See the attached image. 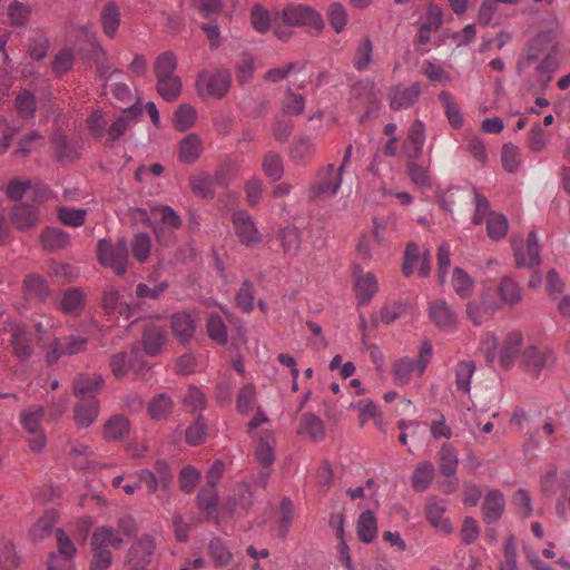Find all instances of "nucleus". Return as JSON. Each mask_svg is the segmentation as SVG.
I'll list each match as a JSON object with an SVG mask.
<instances>
[{
  "instance_id": "57",
  "label": "nucleus",
  "mask_w": 570,
  "mask_h": 570,
  "mask_svg": "<svg viewBox=\"0 0 570 570\" xmlns=\"http://www.w3.org/2000/svg\"><path fill=\"white\" fill-rule=\"evenodd\" d=\"M475 371L473 361H461L455 366L456 386L459 390L469 392L470 381Z\"/></svg>"
},
{
  "instance_id": "50",
  "label": "nucleus",
  "mask_w": 570,
  "mask_h": 570,
  "mask_svg": "<svg viewBox=\"0 0 570 570\" xmlns=\"http://www.w3.org/2000/svg\"><path fill=\"white\" fill-rule=\"evenodd\" d=\"M86 216L87 210L82 208H71L66 206L58 208V218L66 226L79 227L83 225Z\"/></svg>"
},
{
  "instance_id": "35",
  "label": "nucleus",
  "mask_w": 570,
  "mask_h": 570,
  "mask_svg": "<svg viewBox=\"0 0 570 570\" xmlns=\"http://www.w3.org/2000/svg\"><path fill=\"white\" fill-rule=\"evenodd\" d=\"M129 432V421L122 415L111 416L104 429V436L107 440H118Z\"/></svg>"
},
{
  "instance_id": "23",
  "label": "nucleus",
  "mask_w": 570,
  "mask_h": 570,
  "mask_svg": "<svg viewBox=\"0 0 570 570\" xmlns=\"http://www.w3.org/2000/svg\"><path fill=\"white\" fill-rule=\"evenodd\" d=\"M174 402L167 393L156 394L147 404V412L153 420H164L169 416Z\"/></svg>"
},
{
  "instance_id": "19",
  "label": "nucleus",
  "mask_w": 570,
  "mask_h": 570,
  "mask_svg": "<svg viewBox=\"0 0 570 570\" xmlns=\"http://www.w3.org/2000/svg\"><path fill=\"white\" fill-rule=\"evenodd\" d=\"M445 512V504L442 500H429L425 508L426 520L441 532L449 534L453 531V527L449 519H443L442 515Z\"/></svg>"
},
{
  "instance_id": "7",
  "label": "nucleus",
  "mask_w": 570,
  "mask_h": 570,
  "mask_svg": "<svg viewBox=\"0 0 570 570\" xmlns=\"http://www.w3.org/2000/svg\"><path fill=\"white\" fill-rule=\"evenodd\" d=\"M233 224L242 244L249 246L261 240L256 225L246 212H236L233 215Z\"/></svg>"
},
{
  "instance_id": "26",
  "label": "nucleus",
  "mask_w": 570,
  "mask_h": 570,
  "mask_svg": "<svg viewBox=\"0 0 570 570\" xmlns=\"http://www.w3.org/2000/svg\"><path fill=\"white\" fill-rule=\"evenodd\" d=\"M52 146L58 161H72L78 158L76 146L67 138V136L58 131L52 138Z\"/></svg>"
},
{
  "instance_id": "9",
  "label": "nucleus",
  "mask_w": 570,
  "mask_h": 570,
  "mask_svg": "<svg viewBox=\"0 0 570 570\" xmlns=\"http://www.w3.org/2000/svg\"><path fill=\"white\" fill-rule=\"evenodd\" d=\"M167 333L155 323H148L144 327L141 344L145 353L149 356H157L166 343Z\"/></svg>"
},
{
  "instance_id": "52",
  "label": "nucleus",
  "mask_w": 570,
  "mask_h": 570,
  "mask_svg": "<svg viewBox=\"0 0 570 570\" xmlns=\"http://www.w3.org/2000/svg\"><path fill=\"white\" fill-rule=\"evenodd\" d=\"M46 415V411L42 406H38L35 411H22L21 412V424L30 434H37L41 432V421Z\"/></svg>"
},
{
  "instance_id": "34",
  "label": "nucleus",
  "mask_w": 570,
  "mask_h": 570,
  "mask_svg": "<svg viewBox=\"0 0 570 570\" xmlns=\"http://www.w3.org/2000/svg\"><path fill=\"white\" fill-rule=\"evenodd\" d=\"M92 559L89 563V570H108L112 563V553L98 542H90Z\"/></svg>"
},
{
  "instance_id": "17",
  "label": "nucleus",
  "mask_w": 570,
  "mask_h": 570,
  "mask_svg": "<svg viewBox=\"0 0 570 570\" xmlns=\"http://www.w3.org/2000/svg\"><path fill=\"white\" fill-rule=\"evenodd\" d=\"M99 414V402L96 399L80 400L73 409L76 424L79 428L91 425Z\"/></svg>"
},
{
  "instance_id": "45",
  "label": "nucleus",
  "mask_w": 570,
  "mask_h": 570,
  "mask_svg": "<svg viewBox=\"0 0 570 570\" xmlns=\"http://www.w3.org/2000/svg\"><path fill=\"white\" fill-rule=\"evenodd\" d=\"M262 167L265 175L273 181H277L283 177V160L279 154L275 151H268L265 155Z\"/></svg>"
},
{
  "instance_id": "12",
  "label": "nucleus",
  "mask_w": 570,
  "mask_h": 570,
  "mask_svg": "<svg viewBox=\"0 0 570 570\" xmlns=\"http://www.w3.org/2000/svg\"><path fill=\"white\" fill-rule=\"evenodd\" d=\"M523 345V336L519 331L510 332L504 338L500 350V364L503 368L510 370Z\"/></svg>"
},
{
  "instance_id": "21",
  "label": "nucleus",
  "mask_w": 570,
  "mask_h": 570,
  "mask_svg": "<svg viewBox=\"0 0 570 570\" xmlns=\"http://www.w3.org/2000/svg\"><path fill=\"white\" fill-rule=\"evenodd\" d=\"M420 92L421 88L419 83H413L405 88H397L391 95L390 107L393 110L406 109L416 101Z\"/></svg>"
},
{
  "instance_id": "37",
  "label": "nucleus",
  "mask_w": 570,
  "mask_h": 570,
  "mask_svg": "<svg viewBox=\"0 0 570 570\" xmlns=\"http://www.w3.org/2000/svg\"><path fill=\"white\" fill-rule=\"evenodd\" d=\"M498 292L501 301L511 306L518 304L522 298L520 287L510 276H504L501 279Z\"/></svg>"
},
{
  "instance_id": "56",
  "label": "nucleus",
  "mask_w": 570,
  "mask_h": 570,
  "mask_svg": "<svg viewBox=\"0 0 570 570\" xmlns=\"http://www.w3.org/2000/svg\"><path fill=\"white\" fill-rule=\"evenodd\" d=\"M236 306L244 313H250L254 309V293L250 281L245 279L235 296Z\"/></svg>"
},
{
  "instance_id": "43",
  "label": "nucleus",
  "mask_w": 570,
  "mask_h": 570,
  "mask_svg": "<svg viewBox=\"0 0 570 570\" xmlns=\"http://www.w3.org/2000/svg\"><path fill=\"white\" fill-rule=\"evenodd\" d=\"M196 118V109L188 104H181L175 112L174 126L178 131H185L194 126Z\"/></svg>"
},
{
  "instance_id": "8",
  "label": "nucleus",
  "mask_w": 570,
  "mask_h": 570,
  "mask_svg": "<svg viewBox=\"0 0 570 570\" xmlns=\"http://www.w3.org/2000/svg\"><path fill=\"white\" fill-rule=\"evenodd\" d=\"M540 252H541V247L538 243L537 233L534 230H531L527 237V256L528 257H525L522 247H518L514 249L517 267L532 268V267L539 266L541 264Z\"/></svg>"
},
{
  "instance_id": "39",
  "label": "nucleus",
  "mask_w": 570,
  "mask_h": 570,
  "mask_svg": "<svg viewBox=\"0 0 570 570\" xmlns=\"http://www.w3.org/2000/svg\"><path fill=\"white\" fill-rule=\"evenodd\" d=\"M313 154V142L309 137L302 136L296 139L289 149V157L295 164L305 163Z\"/></svg>"
},
{
  "instance_id": "13",
  "label": "nucleus",
  "mask_w": 570,
  "mask_h": 570,
  "mask_svg": "<svg viewBox=\"0 0 570 570\" xmlns=\"http://www.w3.org/2000/svg\"><path fill=\"white\" fill-rule=\"evenodd\" d=\"M23 292L27 301L45 303L50 295V287L42 276L30 274L23 281Z\"/></svg>"
},
{
  "instance_id": "41",
  "label": "nucleus",
  "mask_w": 570,
  "mask_h": 570,
  "mask_svg": "<svg viewBox=\"0 0 570 570\" xmlns=\"http://www.w3.org/2000/svg\"><path fill=\"white\" fill-rule=\"evenodd\" d=\"M452 285L461 298H468L473 289V281L461 267H455L452 274Z\"/></svg>"
},
{
  "instance_id": "27",
  "label": "nucleus",
  "mask_w": 570,
  "mask_h": 570,
  "mask_svg": "<svg viewBox=\"0 0 570 570\" xmlns=\"http://www.w3.org/2000/svg\"><path fill=\"white\" fill-rule=\"evenodd\" d=\"M200 138L197 134H188L179 145V158L186 164L195 163L200 155Z\"/></svg>"
},
{
  "instance_id": "55",
  "label": "nucleus",
  "mask_w": 570,
  "mask_h": 570,
  "mask_svg": "<svg viewBox=\"0 0 570 570\" xmlns=\"http://www.w3.org/2000/svg\"><path fill=\"white\" fill-rule=\"evenodd\" d=\"M501 160L508 173H517L520 165V149L511 142L504 144L501 150Z\"/></svg>"
},
{
  "instance_id": "54",
  "label": "nucleus",
  "mask_w": 570,
  "mask_h": 570,
  "mask_svg": "<svg viewBox=\"0 0 570 570\" xmlns=\"http://www.w3.org/2000/svg\"><path fill=\"white\" fill-rule=\"evenodd\" d=\"M58 514L53 509L47 510L45 514L37 521L32 529L35 539L42 540L47 537L52 527L56 524Z\"/></svg>"
},
{
  "instance_id": "3",
  "label": "nucleus",
  "mask_w": 570,
  "mask_h": 570,
  "mask_svg": "<svg viewBox=\"0 0 570 570\" xmlns=\"http://www.w3.org/2000/svg\"><path fill=\"white\" fill-rule=\"evenodd\" d=\"M196 91L200 98L213 97L222 99L232 86V73L220 68L214 72L202 70L196 78Z\"/></svg>"
},
{
  "instance_id": "4",
  "label": "nucleus",
  "mask_w": 570,
  "mask_h": 570,
  "mask_svg": "<svg viewBox=\"0 0 570 570\" xmlns=\"http://www.w3.org/2000/svg\"><path fill=\"white\" fill-rule=\"evenodd\" d=\"M9 219L19 232H28L39 224V210L30 203L20 202L10 209Z\"/></svg>"
},
{
  "instance_id": "15",
  "label": "nucleus",
  "mask_w": 570,
  "mask_h": 570,
  "mask_svg": "<svg viewBox=\"0 0 570 570\" xmlns=\"http://www.w3.org/2000/svg\"><path fill=\"white\" fill-rule=\"evenodd\" d=\"M505 500L503 494L498 490H491L484 498L482 503L483 520L487 524L497 523L503 513Z\"/></svg>"
},
{
  "instance_id": "47",
  "label": "nucleus",
  "mask_w": 570,
  "mask_h": 570,
  "mask_svg": "<svg viewBox=\"0 0 570 570\" xmlns=\"http://www.w3.org/2000/svg\"><path fill=\"white\" fill-rule=\"evenodd\" d=\"M355 291L360 303L363 305L367 304L377 291L375 276L367 274L365 277L358 278L355 284Z\"/></svg>"
},
{
  "instance_id": "61",
  "label": "nucleus",
  "mask_w": 570,
  "mask_h": 570,
  "mask_svg": "<svg viewBox=\"0 0 570 570\" xmlns=\"http://www.w3.org/2000/svg\"><path fill=\"white\" fill-rule=\"evenodd\" d=\"M195 8L204 19L216 21L224 8V0H194Z\"/></svg>"
},
{
  "instance_id": "44",
  "label": "nucleus",
  "mask_w": 570,
  "mask_h": 570,
  "mask_svg": "<svg viewBox=\"0 0 570 570\" xmlns=\"http://www.w3.org/2000/svg\"><path fill=\"white\" fill-rule=\"evenodd\" d=\"M150 308L151 305L148 302L135 297L134 299L126 302V305H122V316L126 320L135 318V321L151 317L148 315Z\"/></svg>"
},
{
  "instance_id": "62",
  "label": "nucleus",
  "mask_w": 570,
  "mask_h": 570,
  "mask_svg": "<svg viewBox=\"0 0 570 570\" xmlns=\"http://www.w3.org/2000/svg\"><path fill=\"white\" fill-rule=\"evenodd\" d=\"M200 480V472L191 466L186 465L178 475L179 488L185 493H191Z\"/></svg>"
},
{
  "instance_id": "31",
  "label": "nucleus",
  "mask_w": 570,
  "mask_h": 570,
  "mask_svg": "<svg viewBox=\"0 0 570 570\" xmlns=\"http://www.w3.org/2000/svg\"><path fill=\"white\" fill-rule=\"evenodd\" d=\"M151 215L158 227V232L161 229L160 224L174 229L181 226L180 217L170 206L154 207Z\"/></svg>"
},
{
  "instance_id": "2",
  "label": "nucleus",
  "mask_w": 570,
  "mask_h": 570,
  "mask_svg": "<svg viewBox=\"0 0 570 570\" xmlns=\"http://www.w3.org/2000/svg\"><path fill=\"white\" fill-rule=\"evenodd\" d=\"M128 257V243L125 237L118 238L114 245L109 239H99L97 258L101 265L112 268L116 275L121 276L126 273Z\"/></svg>"
},
{
  "instance_id": "25",
  "label": "nucleus",
  "mask_w": 570,
  "mask_h": 570,
  "mask_svg": "<svg viewBox=\"0 0 570 570\" xmlns=\"http://www.w3.org/2000/svg\"><path fill=\"white\" fill-rule=\"evenodd\" d=\"M100 20L106 36L114 38L120 24L119 8L114 1H109L105 4Z\"/></svg>"
},
{
  "instance_id": "42",
  "label": "nucleus",
  "mask_w": 570,
  "mask_h": 570,
  "mask_svg": "<svg viewBox=\"0 0 570 570\" xmlns=\"http://www.w3.org/2000/svg\"><path fill=\"white\" fill-rule=\"evenodd\" d=\"M92 541H95V544L98 542L106 549H109V546L119 549L124 544L122 538L111 527L97 528L92 533Z\"/></svg>"
},
{
  "instance_id": "51",
  "label": "nucleus",
  "mask_w": 570,
  "mask_h": 570,
  "mask_svg": "<svg viewBox=\"0 0 570 570\" xmlns=\"http://www.w3.org/2000/svg\"><path fill=\"white\" fill-rule=\"evenodd\" d=\"M208 553L216 567L227 566L233 554L226 549L224 542L219 538H214L209 541Z\"/></svg>"
},
{
  "instance_id": "5",
  "label": "nucleus",
  "mask_w": 570,
  "mask_h": 570,
  "mask_svg": "<svg viewBox=\"0 0 570 570\" xmlns=\"http://www.w3.org/2000/svg\"><path fill=\"white\" fill-rule=\"evenodd\" d=\"M33 341V334L26 327L16 325L12 328L10 344L19 363H27L31 358L35 351Z\"/></svg>"
},
{
  "instance_id": "38",
  "label": "nucleus",
  "mask_w": 570,
  "mask_h": 570,
  "mask_svg": "<svg viewBox=\"0 0 570 570\" xmlns=\"http://www.w3.org/2000/svg\"><path fill=\"white\" fill-rule=\"evenodd\" d=\"M324 424L318 416L309 412L302 414L299 432H305L314 441H320L324 438Z\"/></svg>"
},
{
  "instance_id": "22",
  "label": "nucleus",
  "mask_w": 570,
  "mask_h": 570,
  "mask_svg": "<svg viewBox=\"0 0 570 570\" xmlns=\"http://www.w3.org/2000/svg\"><path fill=\"white\" fill-rule=\"evenodd\" d=\"M85 293L78 287L66 289L60 302L61 311L69 315H79L85 306Z\"/></svg>"
},
{
  "instance_id": "20",
  "label": "nucleus",
  "mask_w": 570,
  "mask_h": 570,
  "mask_svg": "<svg viewBox=\"0 0 570 570\" xmlns=\"http://www.w3.org/2000/svg\"><path fill=\"white\" fill-rule=\"evenodd\" d=\"M356 533L363 543H371L377 535V520L373 511H363L356 522Z\"/></svg>"
},
{
  "instance_id": "40",
  "label": "nucleus",
  "mask_w": 570,
  "mask_h": 570,
  "mask_svg": "<svg viewBox=\"0 0 570 570\" xmlns=\"http://www.w3.org/2000/svg\"><path fill=\"white\" fill-rule=\"evenodd\" d=\"M156 89L164 100L171 102L177 100L180 96L183 83L178 76L168 77L164 82L157 81Z\"/></svg>"
},
{
  "instance_id": "28",
  "label": "nucleus",
  "mask_w": 570,
  "mask_h": 570,
  "mask_svg": "<svg viewBox=\"0 0 570 570\" xmlns=\"http://www.w3.org/2000/svg\"><path fill=\"white\" fill-rule=\"evenodd\" d=\"M498 307L497 303H488L485 299L481 304L469 302L466 304V315L474 325L480 326L484 320L493 315Z\"/></svg>"
},
{
  "instance_id": "32",
  "label": "nucleus",
  "mask_w": 570,
  "mask_h": 570,
  "mask_svg": "<svg viewBox=\"0 0 570 570\" xmlns=\"http://www.w3.org/2000/svg\"><path fill=\"white\" fill-rule=\"evenodd\" d=\"M509 229L508 218L495 212H490L487 217V232L493 240L502 239Z\"/></svg>"
},
{
  "instance_id": "16",
  "label": "nucleus",
  "mask_w": 570,
  "mask_h": 570,
  "mask_svg": "<svg viewBox=\"0 0 570 570\" xmlns=\"http://www.w3.org/2000/svg\"><path fill=\"white\" fill-rule=\"evenodd\" d=\"M218 491L214 488L204 487L196 497L197 507L208 521H218Z\"/></svg>"
},
{
  "instance_id": "1",
  "label": "nucleus",
  "mask_w": 570,
  "mask_h": 570,
  "mask_svg": "<svg viewBox=\"0 0 570 570\" xmlns=\"http://www.w3.org/2000/svg\"><path fill=\"white\" fill-rule=\"evenodd\" d=\"M278 19L287 27H305L317 31L324 29L322 16L312 7L302 3H288L279 12H275L274 22Z\"/></svg>"
},
{
  "instance_id": "10",
  "label": "nucleus",
  "mask_w": 570,
  "mask_h": 570,
  "mask_svg": "<svg viewBox=\"0 0 570 570\" xmlns=\"http://www.w3.org/2000/svg\"><path fill=\"white\" fill-rule=\"evenodd\" d=\"M429 314L432 322L444 332H452L456 327V315L448 306V304L440 299L432 302L429 307Z\"/></svg>"
},
{
  "instance_id": "36",
  "label": "nucleus",
  "mask_w": 570,
  "mask_h": 570,
  "mask_svg": "<svg viewBox=\"0 0 570 570\" xmlns=\"http://www.w3.org/2000/svg\"><path fill=\"white\" fill-rule=\"evenodd\" d=\"M208 336L219 345H225L228 341L227 327L217 313H212L206 323Z\"/></svg>"
},
{
  "instance_id": "63",
  "label": "nucleus",
  "mask_w": 570,
  "mask_h": 570,
  "mask_svg": "<svg viewBox=\"0 0 570 570\" xmlns=\"http://www.w3.org/2000/svg\"><path fill=\"white\" fill-rule=\"evenodd\" d=\"M328 22L332 28L338 33L343 31L347 22V14L345 8L340 2H333L327 10Z\"/></svg>"
},
{
  "instance_id": "60",
  "label": "nucleus",
  "mask_w": 570,
  "mask_h": 570,
  "mask_svg": "<svg viewBox=\"0 0 570 570\" xmlns=\"http://www.w3.org/2000/svg\"><path fill=\"white\" fill-rule=\"evenodd\" d=\"M250 19L254 29L261 33H265L269 30L272 18L267 9L262 4L256 3L253 6L250 11Z\"/></svg>"
},
{
  "instance_id": "53",
  "label": "nucleus",
  "mask_w": 570,
  "mask_h": 570,
  "mask_svg": "<svg viewBox=\"0 0 570 570\" xmlns=\"http://www.w3.org/2000/svg\"><path fill=\"white\" fill-rule=\"evenodd\" d=\"M122 305H126V301L122 299L119 291L109 289L102 294V308L107 315L119 314L122 316Z\"/></svg>"
},
{
  "instance_id": "33",
  "label": "nucleus",
  "mask_w": 570,
  "mask_h": 570,
  "mask_svg": "<svg viewBox=\"0 0 570 570\" xmlns=\"http://www.w3.org/2000/svg\"><path fill=\"white\" fill-rule=\"evenodd\" d=\"M434 465L430 461L420 464L412 476V487L416 492H423L434 478Z\"/></svg>"
},
{
  "instance_id": "18",
  "label": "nucleus",
  "mask_w": 570,
  "mask_h": 570,
  "mask_svg": "<svg viewBox=\"0 0 570 570\" xmlns=\"http://www.w3.org/2000/svg\"><path fill=\"white\" fill-rule=\"evenodd\" d=\"M173 335L180 342H188L195 334L196 325L191 316L185 312L171 316Z\"/></svg>"
},
{
  "instance_id": "24",
  "label": "nucleus",
  "mask_w": 570,
  "mask_h": 570,
  "mask_svg": "<svg viewBox=\"0 0 570 570\" xmlns=\"http://www.w3.org/2000/svg\"><path fill=\"white\" fill-rule=\"evenodd\" d=\"M177 68V58L173 51L160 53L154 65L155 76L158 82H164L168 77H175Z\"/></svg>"
},
{
  "instance_id": "58",
  "label": "nucleus",
  "mask_w": 570,
  "mask_h": 570,
  "mask_svg": "<svg viewBox=\"0 0 570 570\" xmlns=\"http://www.w3.org/2000/svg\"><path fill=\"white\" fill-rule=\"evenodd\" d=\"M150 237L147 233H138L135 235L131 243L132 256L140 263L148 259L150 254Z\"/></svg>"
},
{
  "instance_id": "64",
  "label": "nucleus",
  "mask_w": 570,
  "mask_h": 570,
  "mask_svg": "<svg viewBox=\"0 0 570 570\" xmlns=\"http://www.w3.org/2000/svg\"><path fill=\"white\" fill-rule=\"evenodd\" d=\"M144 353V348L136 343L131 345L130 353L128 354L129 368L138 375L149 368Z\"/></svg>"
},
{
  "instance_id": "11",
  "label": "nucleus",
  "mask_w": 570,
  "mask_h": 570,
  "mask_svg": "<svg viewBox=\"0 0 570 570\" xmlns=\"http://www.w3.org/2000/svg\"><path fill=\"white\" fill-rule=\"evenodd\" d=\"M551 357L530 345L521 354V366L528 374L538 377L540 372L549 365Z\"/></svg>"
},
{
  "instance_id": "59",
  "label": "nucleus",
  "mask_w": 570,
  "mask_h": 570,
  "mask_svg": "<svg viewBox=\"0 0 570 570\" xmlns=\"http://www.w3.org/2000/svg\"><path fill=\"white\" fill-rule=\"evenodd\" d=\"M416 371L415 361L409 357L400 358L395 362L393 373L395 382L399 385H404L410 382L411 374Z\"/></svg>"
},
{
  "instance_id": "6",
  "label": "nucleus",
  "mask_w": 570,
  "mask_h": 570,
  "mask_svg": "<svg viewBox=\"0 0 570 570\" xmlns=\"http://www.w3.org/2000/svg\"><path fill=\"white\" fill-rule=\"evenodd\" d=\"M105 380L101 374L81 373L73 381V394L79 400L96 399L102 390Z\"/></svg>"
},
{
  "instance_id": "49",
  "label": "nucleus",
  "mask_w": 570,
  "mask_h": 570,
  "mask_svg": "<svg viewBox=\"0 0 570 570\" xmlns=\"http://www.w3.org/2000/svg\"><path fill=\"white\" fill-rule=\"evenodd\" d=\"M206 429L207 425L205 419L202 415H198L186 430V442L191 446L200 445L206 440Z\"/></svg>"
},
{
  "instance_id": "14",
  "label": "nucleus",
  "mask_w": 570,
  "mask_h": 570,
  "mask_svg": "<svg viewBox=\"0 0 570 570\" xmlns=\"http://www.w3.org/2000/svg\"><path fill=\"white\" fill-rule=\"evenodd\" d=\"M39 240L45 250L58 252L69 245L70 235L61 228L48 226L41 230Z\"/></svg>"
},
{
  "instance_id": "46",
  "label": "nucleus",
  "mask_w": 570,
  "mask_h": 570,
  "mask_svg": "<svg viewBox=\"0 0 570 570\" xmlns=\"http://www.w3.org/2000/svg\"><path fill=\"white\" fill-rule=\"evenodd\" d=\"M342 173H335L334 171V165H328L326 167V170L324 173V176L320 179V183L317 185V193L318 194H326L330 193L332 195L336 194L338 190L342 178Z\"/></svg>"
},
{
  "instance_id": "30",
  "label": "nucleus",
  "mask_w": 570,
  "mask_h": 570,
  "mask_svg": "<svg viewBox=\"0 0 570 570\" xmlns=\"http://www.w3.org/2000/svg\"><path fill=\"white\" fill-rule=\"evenodd\" d=\"M458 455L455 450L446 443H443L439 451V469L440 472L448 478H452L456 473Z\"/></svg>"
},
{
  "instance_id": "48",
  "label": "nucleus",
  "mask_w": 570,
  "mask_h": 570,
  "mask_svg": "<svg viewBox=\"0 0 570 570\" xmlns=\"http://www.w3.org/2000/svg\"><path fill=\"white\" fill-rule=\"evenodd\" d=\"M31 14V8L18 0H13L8 7V17L16 28L24 27Z\"/></svg>"
},
{
  "instance_id": "29",
  "label": "nucleus",
  "mask_w": 570,
  "mask_h": 570,
  "mask_svg": "<svg viewBox=\"0 0 570 570\" xmlns=\"http://www.w3.org/2000/svg\"><path fill=\"white\" fill-rule=\"evenodd\" d=\"M278 238L285 254H296L301 247L302 234L294 225H287L278 233Z\"/></svg>"
}]
</instances>
